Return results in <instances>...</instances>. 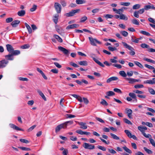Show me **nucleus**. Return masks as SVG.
<instances>
[{
  "label": "nucleus",
  "mask_w": 155,
  "mask_h": 155,
  "mask_svg": "<svg viewBox=\"0 0 155 155\" xmlns=\"http://www.w3.org/2000/svg\"><path fill=\"white\" fill-rule=\"evenodd\" d=\"M20 54V51L18 50H16L12 53H9L8 55L5 56V58L8 60H13L14 59L13 56L17 55Z\"/></svg>",
  "instance_id": "f257e3e1"
},
{
  "label": "nucleus",
  "mask_w": 155,
  "mask_h": 155,
  "mask_svg": "<svg viewBox=\"0 0 155 155\" xmlns=\"http://www.w3.org/2000/svg\"><path fill=\"white\" fill-rule=\"evenodd\" d=\"M122 43L124 47L130 51L129 52L130 54L132 56L135 55V53L134 51V49L130 45H128L127 43L124 42L123 41L122 42Z\"/></svg>",
  "instance_id": "f03ea898"
},
{
  "label": "nucleus",
  "mask_w": 155,
  "mask_h": 155,
  "mask_svg": "<svg viewBox=\"0 0 155 155\" xmlns=\"http://www.w3.org/2000/svg\"><path fill=\"white\" fill-rule=\"evenodd\" d=\"M89 40L91 44L93 46H96V43H97L99 44H101V42L100 41H98L95 38H93L92 37H89Z\"/></svg>",
  "instance_id": "7ed1b4c3"
},
{
  "label": "nucleus",
  "mask_w": 155,
  "mask_h": 155,
  "mask_svg": "<svg viewBox=\"0 0 155 155\" xmlns=\"http://www.w3.org/2000/svg\"><path fill=\"white\" fill-rule=\"evenodd\" d=\"M54 7L57 13H61V5L58 2L54 4Z\"/></svg>",
  "instance_id": "20e7f679"
},
{
  "label": "nucleus",
  "mask_w": 155,
  "mask_h": 155,
  "mask_svg": "<svg viewBox=\"0 0 155 155\" xmlns=\"http://www.w3.org/2000/svg\"><path fill=\"white\" fill-rule=\"evenodd\" d=\"M83 147L85 149L92 150L94 149L95 146L89 143H84Z\"/></svg>",
  "instance_id": "39448f33"
},
{
  "label": "nucleus",
  "mask_w": 155,
  "mask_h": 155,
  "mask_svg": "<svg viewBox=\"0 0 155 155\" xmlns=\"http://www.w3.org/2000/svg\"><path fill=\"white\" fill-rule=\"evenodd\" d=\"M62 128L64 129L66 128V126L64 125V123L59 125L57 126L55 128V132L57 133Z\"/></svg>",
  "instance_id": "423d86ee"
},
{
  "label": "nucleus",
  "mask_w": 155,
  "mask_h": 155,
  "mask_svg": "<svg viewBox=\"0 0 155 155\" xmlns=\"http://www.w3.org/2000/svg\"><path fill=\"white\" fill-rule=\"evenodd\" d=\"M8 63V61L5 59H3L0 61V69L5 67Z\"/></svg>",
  "instance_id": "0eeeda50"
},
{
  "label": "nucleus",
  "mask_w": 155,
  "mask_h": 155,
  "mask_svg": "<svg viewBox=\"0 0 155 155\" xmlns=\"http://www.w3.org/2000/svg\"><path fill=\"white\" fill-rule=\"evenodd\" d=\"M80 11L79 9H77L72 10L69 13H67L65 15L67 17H70L74 16L75 14L77 13Z\"/></svg>",
  "instance_id": "6e6552de"
},
{
  "label": "nucleus",
  "mask_w": 155,
  "mask_h": 155,
  "mask_svg": "<svg viewBox=\"0 0 155 155\" xmlns=\"http://www.w3.org/2000/svg\"><path fill=\"white\" fill-rule=\"evenodd\" d=\"M58 49L66 55H68L69 54V52L68 50L62 47L59 46Z\"/></svg>",
  "instance_id": "1a4fd4ad"
},
{
  "label": "nucleus",
  "mask_w": 155,
  "mask_h": 155,
  "mask_svg": "<svg viewBox=\"0 0 155 155\" xmlns=\"http://www.w3.org/2000/svg\"><path fill=\"white\" fill-rule=\"evenodd\" d=\"M95 55L94 54H92L91 55V57L93 58V60L95 61L97 64L102 67H104V65L103 64L100 62L98 60L96 59L93 56H94Z\"/></svg>",
  "instance_id": "9d476101"
},
{
  "label": "nucleus",
  "mask_w": 155,
  "mask_h": 155,
  "mask_svg": "<svg viewBox=\"0 0 155 155\" xmlns=\"http://www.w3.org/2000/svg\"><path fill=\"white\" fill-rule=\"evenodd\" d=\"M6 47L7 51L9 52V53H12L14 51H15V50H14L13 47L10 45H6Z\"/></svg>",
  "instance_id": "9b49d317"
},
{
  "label": "nucleus",
  "mask_w": 155,
  "mask_h": 155,
  "mask_svg": "<svg viewBox=\"0 0 155 155\" xmlns=\"http://www.w3.org/2000/svg\"><path fill=\"white\" fill-rule=\"evenodd\" d=\"M9 126L10 127L16 130H20V131H23L24 130L22 129L19 128V127H17V126H16L15 124H9Z\"/></svg>",
  "instance_id": "f8f14e48"
},
{
  "label": "nucleus",
  "mask_w": 155,
  "mask_h": 155,
  "mask_svg": "<svg viewBox=\"0 0 155 155\" xmlns=\"http://www.w3.org/2000/svg\"><path fill=\"white\" fill-rule=\"evenodd\" d=\"M126 113L127 114V116L129 118L132 119V111L131 109L126 108Z\"/></svg>",
  "instance_id": "ddd939ff"
},
{
  "label": "nucleus",
  "mask_w": 155,
  "mask_h": 155,
  "mask_svg": "<svg viewBox=\"0 0 155 155\" xmlns=\"http://www.w3.org/2000/svg\"><path fill=\"white\" fill-rule=\"evenodd\" d=\"M20 23V21L18 20H15L12 21L11 23V25L13 27H16L17 25Z\"/></svg>",
  "instance_id": "4468645a"
},
{
  "label": "nucleus",
  "mask_w": 155,
  "mask_h": 155,
  "mask_svg": "<svg viewBox=\"0 0 155 155\" xmlns=\"http://www.w3.org/2000/svg\"><path fill=\"white\" fill-rule=\"evenodd\" d=\"M79 25L78 24H74L71 25H69L66 28V29L68 30L70 29H72L74 28H78Z\"/></svg>",
  "instance_id": "2eb2a0df"
},
{
  "label": "nucleus",
  "mask_w": 155,
  "mask_h": 155,
  "mask_svg": "<svg viewBox=\"0 0 155 155\" xmlns=\"http://www.w3.org/2000/svg\"><path fill=\"white\" fill-rule=\"evenodd\" d=\"M37 91L38 93L41 96V97L45 101H47V99L44 95V94L40 90L38 89L37 90Z\"/></svg>",
  "instance_id": "dca6fc26"
},
{
  "label": "nucleus",
  "mask_w": 155,
  "mask_h": 155,
  "mask_svg": "<svg viewBox=\"0 0 155 155\" xmlns=\"http://www.w3.org/2000/svg\"><path fill=\"white\" fill-rule=\"evenodd\" d=\"M118 78L117 77H112L108 79L106 81L107 83H109L112 81H116L118 80Z\"/></svg>",
  "instance_id": "f3484780"
},
{
  "label": "nucleus",
  "mask_w": 155,
  "mask_h": 155,
  "mask_svg": "<svg viewBox=\"0 0 155 155\" xmlns=\"http://www.w3.org/2000/svg\"><path fill=\"white\" fill-rule=\"evenodd\" d=\"M144 9L146 10H147L149 9H155V7L153 5H145L144 7Z\"/></svg>",
  "instance_id": "a211bd4d"
},
{
  "label": "nucleus",
  "mask_w": 155,
  "mask_h": 155,
  "mask_svg": "<svg viewBox=\"0 0 155 155\" xmlns=\"http://www.w3.org/2000/svg\"><path fill=\"white\" fill-rule=\"evenodd\" d=\"M79 124L81 126L80 128L82 129H85L87 128V127L86 125V123L82 122H80L79 123Z\"/></svg>",
  "instance_id": "6ab92c4d"
},
{
  "label": "nucleus",
  "mask_w": 155,
  "mask_h": 155,
  "mask_svg": "<svg viewBox=\"0 0 155 155\" xmlns=\"http://www.w3.org/2000/svg\"><path fill=\"white\" fill-rule=\"evenodd\" d=\"M25 14V11L24 10H21L18 12V15L20 17L23 16Z\"/></svg>",
  "instance_id": "aec40b11"
},
{
  "label": "nucleus",
  "mask_w": 155,
  "mask_h": 155,
  "mask_svg": "<svg viewBox=\"0 0 155 155\" xmlns=\"http://www.w3.org/2000/svg\"><path fill=\"white\" fill-rule=\"evenodd\" d=\"M129 96L132 98L134 99V100L136 102L137 101V99L136 94L133 93H130L129 94Z\"/></svg>",
  "instance_id": "412c9836"
},
{
  "label": "nucleus",
  "mask_w": 155,
  "mask_h": 155,
  "mask_svg": "<svg viewBox=\"0 0 155 155\" xmlns=\"http://www.w3.org/2000/svg\"><path fill=\"white\" fill-rule=\"evenodd\" d=\"M59 18V15L58 14H55L54 17V18L53 19V20L55 24H57L58 19Z\"/></svg>",
  "instance_id": "4be33fe9"
},
{
  "label": "nucleus",
  "mask_w": 155,
  "mask_h": 155,
  "mask_svg": "<svg viewBox=\"0 0 155 155\" xmlns=\"http://www.w3.org/2000/svg\"><path fill=\"white\" fill-rule=\"evenodd\" d=\"M25 25L28 30V33L31 34L32 32V30L30 26L26 23H25Z\"/></svg>",
  "instance_id": "5701e85b"
},
{
  "label": "nucleus",
  "mask_w": 155,
  "mask_h": 155,
  "mask_svg": "<svg viewBox=\"0 0 155 155\" xmlns=\"http://www.w3.org/2000/svg\"><path fill=\"white\" fill-rule=\"evenodd\" d=\"M144 84H155V81L152 80H147L143 82Z\"/></svg>",
  "instance_id": "b1692460"
},
{
  "label": "nucleus",
  "mask_w": 155,
  "mask_h": 155,
  "mask_svg": "<svg viewBox=\"0 0 155 155\" xmlns=\"http://www.w3.org/2000/svg\"><path fill=\"white\" fill-rule=\"evenodd\" d=\"M78 63L79 64L81 65L84 66H86L87 65V62L85 61H79L78 62Z\"/></svg>",
  "instance_id": "393cba45"
},
{
  "label": "nucleus",
  "mask_w": 155,
  "mask_h": 155,
  "mask_svg": "<svg viewBox=\"0 0 155 155\" xmlns=\"http://www.w3.org/2000/svg\"><path fill=\"white\" fill-rule=\"evenodd\" d=\"M106 95H107V96H111L114 95L115 94L113 91H110L107 92L106 93Z\"/></svg>",
  "instance_id": "a878e982"
},
{
  "label": "nucleus",
  "mask_w": 155,
  "mask_h": 155,
  "mask_svg": "<svg viewBox=\"0 0 155 155\" xmlns=\"http://www.w3.org/2000/svg\"><path fill=\"white\" fill-rule=\"evenodd\" d=\"M120 19L124 20H127L128 19L127 17L125 15H124L123 14H121L120 15Z\"/></svg>",
  "instance_id": "bb28decb"
},
{
  "label": "nucleus",
  "mask_w": 155,
  "mask_h": 155,
  "mask_svg": "<svg viewBox=\"0 0 155 155\" xmlns=\"http://www.w3.org/2000/svg\"><path fill=\"white\" fill-rule=\"evenodd\" d=\"M54 37L60 42H62V39L59 36L56 35H54Z\"/></svg>",
  "instance_id": "cd10ccee"
},
{
  "label": "nucleus",
  "mask_w": 155,
  "mask_h": 155,
  "mask_svg": "<svg viewBox=\"0 0 155 155\" xmlns=\"http://www.w3.org/2000/svg\"><path fill=\"white\" fill-rule=\"evenodd\" d=\"M126 79L128 81H129V83L131 84H133L134 83V79L131 78H126Z\"/></svg>",
  "instance_id": "c85d7f7f"
},
{
  "label": "nucleus",
  "mask_w": 155,
  "mask_h": 155,
  "mask_svg": "<svg viewBox=\"0 0 155 155\" xmlns=\"http://www.w3.org/2000/svg\"><path fill=\"white\" fill-rule=\"evenodd\" d=\"M110 136H111L112 138H113V139L117 140H119V137L117 136L116 135L112 133H110Z\"/></svg>",
  "instance_id": "c756f323"
},
{
  "label": "nucleus",
  "mask_w": 155,
  "mask_h": 155,
  "mask_svg": "<svg viewBox=\"0 0 155 155\" xmlns=\"http://www.w3.org/2000/svg\"><path fill=\"white\" fill-rule=\"evenodd\" d=\"M131 41L132 42L136 43H138V39L136 38L134 36H132L131 37Z\"/></svg>",
  "instance_id": "7c9ffc66"
},
{
  "label": "nucleus",
  "mask_w": 155,
  "mask_h": 155,
  "mask_svg": "<svg viewBox=\"0 0 155 155\" xmlns=\"http://www.w3.org/2000/svg\"><path fill=\"white\" fill-rule=\"evenodd\" d=\"M119 74L122 76L126 77L127 76V74L125 73V71H121L119 72Z\"/></svg>",
  "instance_id": "2f4dec72"
},
{
  "label": "nucleus",
  "mask_w": 155,
  "mask_h": 155,
  "mask_svg": "<svg viewBox=\"0 0 155 155\" xmlns=\"http://www.w3.org/2000/svg\"><path fill=\"white\" fill-rule=\"evenodd\" d=\"M131 21L132 23L135 25H139V22L138 21L137 19H133Z\"/></svg>",
  "instance_id": "473e14b6"
},
{
  "label": "nucleus",
  "mask_w": 155,
  "mask_h": 155,
  "mask_svg": "<svg viewBox=\"0 0 155 155\" xmlns=\"http://www.w3.org/2000/svg\"><path fill=\"white\" fill-rule=\"evenodd\" d=\"M30 47V45L28 44H25L21 47V48L22 49H25L29 48Z\"/></svg>",
  "instance_id": "72a5a7b5"
},
{
  "label": "nucleus",
  "mask_w": 155,
  "mask_h": 155,
  "mask_svg": "<svg viewBox=\"0 0 155 155\" xmlns=\"http://www.w3.org/2000/svg\"><path fill=\"white\" fill-rule=\"evenodd\" d=\"M141 47L143 48H147L148 49L149 48V46L145 43H143L140 45Z\"/></svg>",
  "instance_id": "f704fd0d"
},
{
  "label": "nucleus",
  "mask_w": 155,
  "mask_h": 155,
  "mask_svg": "<svg viewBox=\"0 0 155 155\" xmlns=\"http://www.w3.org/2000/svg\"><path fill=\"white\" fill-rule=\"evenodd\" d=\"M123 148L126 152L129 153H132L131 151L129 149H128L127 147L126 146L123 147Z\"/></svg>",
  "instance_id": "c9c22d12"
},
{
  "label": "nucleus",
  "mask_w": 155,
  "mask_h": 155,
  "mask_svg": "<svg viewBox=\"0 0 155 155\" xmlns=\"http://www.w3.org/2000/svg\"><path fill=\"white\" fill-rule=\"evenodd\" d=\"M124 132L129 138L131 137V136L132 135V134L130 132V131L129 130H124Z\"/></svg>",
  "instance_id": "e433bc0d"
},
{
  "label": "nucleus",
  "mask_w": 155,
  "mask_h": 155,
  "mask_svg": "<svg viewBox=\"0 0 155 155\" xmlns=\"http://www.w3.org/2000/svg\"><path fill=\"white\" fill-rule=\"evenodd\" d=\"M140 33L147 36H149L150 35V34L149 32L143 31H140Z\"/></svg>",
  "instance_id": "4c0bfd02"
},
{
  "label": "nucleus",
  "mask_w": 155,
  "mask_h": 155,
  "mask_svg": "<svg viewBox=\"0 0 155 155\" xmlns=\"http://www.w3.org/2000/svg\"><path fill=\"white\" fill-rule=\"evenodd\" d=\"M76 2L78 4H81L85 2L83 0H76Z\"/></svg>",
  "instance_id": "58836bf2"
},
{
  "label": "nucleus",
  "mask_w": 155,
  "mask_h": 155,
  "mask_svg": "<svg viewBox=\"0 0 155 155\" xmlns=\"http://www.w3.org/2000/svg\"><path fill=\"white\" fill-rule=\"evenodd\" d=\"M130 4V3L129 2H121L120 3V5H121L125 6H128Z\"/></svg>",
  "instance_id": "ea45409f"
},
{
  "label": "nucleus",
  "mask_w": 155,
  "mask_h": 155,
  "mask_svg": "<svg viewBox=\"0 0 155 155\" xmlns=\"http://www.w3.org/2000/svg\"><path fill=\"white\" fill-rule=\"evenodd\" d=\"M18 148L23 150L29 151L31 150V149L30 148L24 147H18Z\"/></svg>",
  "instance_id": "a19ab883"
},
{
  "label": "nucleus",
  "mask_w": 155,
  "mask_h": 155,
  "mask_svg": "<svg viewBox=\"0 0 155 155\" xmlns=\"http://www.w3.org/2000/svg\"><path fill=\"white\" fill-rule=\"evenodd\" d=\"M100 103L103 105L105 106H107L108 105V104L106 101L105 100L103 99H102V101L100 102Z\"/></svg>",
  "instance_id": "79ce46f5"
},
{
  "label": "nucleus",
  "mask_w": 155,
  "mask_h": 155,
  "mask_svg": "<svg viewBox=\"0 0 155 155\" xmlns=\"http://www.w3.org/2000/svg\"><path fill=\"white\" fill-rule=\"evenodd\" d=\"M140 5L139 4H136L133 6V9H137L139 8L140 7Z\"/></svg>",
  "instance_id": "37998d69"
},
{
  "label": "nucleus",
  "mask_w": 155,
  "mask_h": 155,
  "mask_svg": "<svg viewBox=\"0 0 155 155\" xmlns=\"http://www.w3.org/2000/svg\"><path fill=\"white\" fill-rule=\"evenodd\" d=\"M138 129L143 134L145 133V130H144L142 127L141 126H138Z\"/></svg>",
  "instance_id": "c03bdc74"
},
{
  "label": "nucleus",
  "mask_w": 155,
  "mask_h": 155,
  "mask_svg": "<svg viewBox=\"0 0 155 155\" xmlns=\"http://www.w3.org/2000/svg\"><path fill=\"white\" fill-rule=\"evenodd\" d=\"M134 63L136 65H137V66H138L140 68H143V66L141 64H140V62H139L138 61H135Z\"/></svg>",
  "instance_id": "a18cd8bd"
},
{
  "label": "nucleus",
  "mask_w": 155,
  "mask_h": 155,
  "mask_svg": "<svg viewBox=\"0 0 155 155\" xmlns=\"http://www.w3.org/2000/svg\"><path fill=\"white\" fill-rule=\"evenodd\" d=\"M123 120L126 124L130 125H132V123L129 120L126 118H124L123 119Z\"/></svg>",
  "instance_id": "49530a36"
},
{
  "label": "nucleus",
  "mask_w": 155,
  "mask_h": 155,
  "mask_svg": "<svg viewBox=\"0 0 155 155\" xmlns=\"http://www.w3.org/2000/svg\"><path fill=\"white\" fill-rule=\"evenodd\" d=\"M73 121H66V122L64 123V125H65L66 127L67 128V126L68 124H69L70 125L71 124H73Z\"/></svg>",
  "instance_id": "de8ad7c7"
},
{
  "label": "nucleus",
  "mask_w": 155,
  "mask_h": 155,
  "mask_svg": "<svg viewBox=\"0 0 155 155\" xmlns=\"http://www.w3.org/2000/svg\"><path fill=\"white\" fill-rule=\"evenodd\" d=\"M37 8V6L35 5H33L32 7L31 8L30 10L31 12H33L35 11Z\"/></svg>",
  "instance_id": "09e8293b"
},
{
  "label": "nucleus",
  "mask_w": 155,
  "mask_h": 155,
  "mask_svg": "<svg viewBox=\"0 0 155 155\" xmlns=\"http://www.w3.org/2000/svg\"><path fill=\"white\" fill-rule=\"evenodd\" d=\"M60 3L63 7H65L66 6V2L64 0H61Z\"/></svg>",
  "instance_id": "8fccbe9b"
},
{
  "label": "nucleus",
  "mask_w": 155,
  "mask_h": 155,
  "mask_svg": "<svg viewBox=\"0 0 155 155\" xmlns=\"http://www.w3.org/2000/svg\"><path fill=\"white\" fill-rule=\"evenodd\" d=\"M120 33L124 37H127L128 35V33L127 31H120Z\"/></svg>",
  "instance_id": "3c124183"
},
{
  "label": "nucleus",
  "mask_w": 155,
  "mask_h": 155,
  "mask_svg": "<svg viewBox=\"0 0 155 155\" xmlns=\"http://www.w3.org/2000/svg\"><path fill=\"white\" fill-rule=\"evenodd\" d=\"M144 66L146 68H148L149 69L151 70H154V68L153 66H151L150 65H149L147 64H145Z\"/></svg>",
  "instance_id": "603ef678"
},
{
  "label": "nucleus",
  "mask_w": 155,
  "mask_h": 155,
  "mask_svg": "<svg viewBox=\"0 0 155 155\" xmlns=\"http://www.w3.org/2000/svg\"><path fill=\"white\" fill-rule=\"evenodd\" d=\"M20 141L22 143H29V141L28 140L23 139H20Z\"/></svg>",
  "instance_id": "864d4df0"
},
{
  "label": "nucleus",
  "mask_w": 155,
  "mask_h": 155,
  "mask_svg": "<svg viewBox=\"0 0 155 155\" xmlns=\"http://www.w3.org/2000/svg\"><path fill=\"white\" fill-rule=\"evenodd\" d=\"M149 91L152 94H155V91L152 88H150L148 89Z\"/></svg>",
  "instance_id": "5fc2aeb1"
},
{
  "label": "nucleus",
  "mask_w": 155,
  "mask_h": 155,
  "mask_svg": "<svg viewBox=\"0 0 155 155\" xmlns=\"http://www.w3.org/2000/svg\"><path fill=\"white\" fill-rule=\"evenodd\" d=\"M87 19V18L86 16H84L82 17L81 19L80 22H84Z\"/></svg>",
  "instance_id": "6e6d98bb"
},
{
  "label": "nucleus",
  "mask_w": 155,
  "mask_h": 155,
  "mask_svg": "<svg viewBox=\"0 0 155 155\" xmlns=\"http://www.w3.org/2000/svg\"><path fill=\"white\" fill-rule=\"evenodd\" d=\"M134 87L136 88H143V85L142 84H137L134 86Z\"/></svg>",
  "instance_id": "4d7b16f0"
},
{
  "label": "nucleus",
  "mask_w": 155,
  "mask_h": 155,
  "mask_svg": "<svg viewBox=\"0 0 155 155\" xmlns=\"http://www.w3.org/2000/svg\"><path fill=\"white\" fill-rule=\"evenodd\" d=\"M143 149L145 150V151H146L148 154H151L152 153V152L151 150L147 149L146 147H144L143 148Z\"/></svg>",
  "instance_id": "13d9d810"
},
{
  "label": "nucleus",
  "mask_w": 155,
  "mask_h": 155,
  "mask_svg": "<svg viewBox=\"0 0 155 155\" xmlns=\"http://www.w3.org/2000/svg\"><path fill=\"white\" fill-rule=\"evenodd\" d=\"M13 20V19L12 18H8L6 19V21L7 23H9L12 22Z\"/></svg>",
  "instance_id": "bf43d9fd"
},
{
  "label": "nucleus",
  "mask_w": 155,
  "mask_h": 155,
  "mask_svg": "<svg viewBox=\"0 0 155 155\" xmlns=\"http://www.w3.org/2000/svg\"><path fill=\"white\" fill-rule=\"evenodd\" d=\"M97 147L98 149L103 151H105L106 150V149L105 147L99 145H98Z\"/></svg>",
  "instance_id": "052dcab7"
},
{
  "label": "nucleus",
  "mask_w": 155,
  "mask_h": 155,
  "mask_svg": "<svg viewBox=\"0 0 155 155\" xmlns=\"http://www.w3.org/2000/svg\"><path fill=\"white\" fill-rule=\"evenodd\" d=\"M114 91L118 93L121 94L122 93L121 90L118 88H114Z\"/></svg>",
  "instance_id": "680f3d73"
},
{
  "label": "nucleus",
  "mask_w": 155,
  "mask_h": 155,
  "mask_svg": "<svg viewBox=\"0 0 155 155\" xmlns=\"http://www.w3.org/2000/svg\"><path fill=\"white\" fill-rule=\"evenodd\" d=\"M70 64L71 65L75 68L78 67H79V66L77 64L74 63H73V62H70Z\"/></svg>",
  "instance_id": "e2e57ef3"
},
{
  "label": "nucleus",
  "mask_w": 155,
  "mask_h": 155,
  "mask_svg": "<svg viewBox=\"0 0 155 155\" xmlns=\"http://www.w3.org/2000/svg\"><path fill=\"white\" fill-rule=\"evenodd\" d=\"M19 80L21 81H28V79L27 78H22V77H19L18 78Z\"/></svg>",
  "instance_id": "0e129e2a"
},
{
  "label": "nucleus",
  "mask_w": 155,
  "mask_h": 155,
  "mask_svg": "<svg viewBox=\"0 0 155 155\" xmlns=\"http://www.w3.org/2000/svg\"><path fill=\"white\" fill-rule=\"evenodd\" d=\"M123 12V10L121 8L117 9V12H116V13L121 15L122 14V13Z\"/></svg>",
  "instance_id": "69168bd1"
},
{
  "label": "nucleus",
  "mask_w": 155,
  "mask_h": 155,
  "mask_svg": "<svg viewBox=\"0 0 155 155\" xmlns=\"http://www.w3.org/2000/svg\"><path fill=\"white\" fill-rule=\"evenodd\" d=\"M149 140L150 143L153 146H154L155 145V142L154 140L152 138H150Z\"/></svg>",
  "instance_id": "338daca9"
},
{
  "label": "nucleus",
  "mask_w": 155,
  "mask_h": 155,
  "mask_svg": "<svg viewBox=\"0 0 155 155\" xmlns=\"http://www.w3.org/2000/svg\"><path fill=\"white\" fill-rule=\"evenodd\" d=\"M148 20L150 22L153 24H155V21L152 18H148Z\"/></svg>",
  "instance_id": "774afa93"
}]
</instances>
